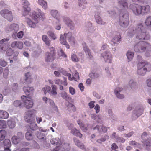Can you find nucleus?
Returning <instances> with one entry per match:
<instances>
[{
	"label": "nucleus",
	"instance_id": "obj_1",
	"mask_svg": "<svg viewBox=\"0 0 151 151\" xmlns=\"http://www.w3.org/2000/svg\"><path fill=\"white\" fill-rule=\"evenodd\" d=\"M136 34V38L141 40H147L150 38V36L147 32L146 28L142 23L138 24L135 26L130 27L127 35L132 37Z\"/></svg>",
	"mask_w": 151,
	"mask_h": 151
},
{
	"label": "nucleus",
	"instance_id": "obj_2",
	"mask_svg": "<svg viewBox=\"0 0 151 151\" xmlns=\"http://www.w3.org/2000/svg\"><path fill=\"white\" fill-rule=\"evenodd\" d=\"M29 14L32 20L30 19L27 18L26 20V22L29 26L31 28H35L38 22V18H44L45 17V14L42 12L41 10L37 9V11H34L32 13H29Z\"/></svg>",
	"mask_w": 151,
	"mask_h": 151
},
{
	"label": "nucleus",
	"instance_id": "obj_3",
	"mask_svg": "<svg viewBox=\"0 0 151 151\" xmlns=\"http://www.w3.org/2000/svg\"><path fill=\"white\" fill-rule=\"evenodd\" d=\"M137 73L139 75L144 76L147 71L151 70V65L149 63L140 62L137 65Z\"/></svg>",
	"mask_w": 151,
	"mask_h": 151
},
{
	"label": "nucleus",
	"instance_id": "obj_4",
	"mask_svg": "<svg viewBox=\"0 0 151 151\" xmlns=\"http://www.w3.org/2000/svg\"><path fill=\"white\" fill-rule=\"evenodd\" d=\"M66 39H68L69 42L73 43V44H74L75 40L74 37L72 36V33L70 32L65 33L63 35L62 34L60 35V43L65 45L67 48L69 49L70 46L67 43L66 40Z\"/></svg>",
	"mask_w": 151,
	"mask_h": 151
},
{
	"label": "nucleus",
	"instance_id": "obj_5",
	"mask_svg": "<svg viewBox=\"0 0 151 151\" xmlns=\"http://www.w3.org/2000/svg\"><path fill=\"white\" fill-rule=\"evenodd\" d=\"M129 23V16L127 12L125 11L121 13L119 21V25L122 27L126 28L128 26Z\"/></svg>",
	"mask_w": 151,
	"mask_h": 151
},
{
	"label": "nucleus",
	"instance_id": "obj_6",
	"mask_svg": "<svg viewBox=\"0 0 151 151\" xmlns=\"http://www.w3.org/2000/svg\"><path fill=\"white\" fill-rule=\"evenodd\" d=\"M151 49V45L145 42H139L134 47V51L136 52H142L145 50L148 51Z\"/></svg>",
	"mask_w": 151,
	"mask_h": 151
},
{
	"label": "nucleus",
	"instance_id": "obj_7",
	"mask_svg": "<svg viewBox=\"0 0 151 151\" xmlns=\"http://www.w3.org/2000/svg\"><path fill=\"white\" fill-rule=\"evenodd\" d=\"M142 142L146 146V149L148 150H150L151 147V139H148L147 134L146 132H144L141 135Z\"/></svg>",
	"mask_w": 151,
	"mask_h": 151
},
{
	"label": "nucleus",
	"instance_id": "obj_8",
	"mask_svg": "<svg viewBox=\"0 0 151 151\" xmlns=\"http://www.w3.org/2000/svg\"><path fill=\"white\" fill-rule=\"evenodd\" d=\"M0 14L1 16L9 21H12L13 19V16L12 11L5 9L1 10Z\"/></svg>",
	"mask_w": 151,
	"mask_h": 151
},
{
	"label": "nucleus",
	"instance_id": "obj_9",
	"mask_svg": "<svg viewBox=\"0 0 151 151\" xmlns=\"http://www.w3.org/2000/svg\"><path fill=\"white\" fill-rule=\"evenodd\" d=\"M50 52H47L45 54V60L46 62H51L55 58V54L53 47H49Z\"/></svg>",
	"mask_w": 151,
	"mask_h": 151
},
{
	"label": "nucleus",
	"instance_id": "obj_10",
	"mask_svg": "<svg viewBox=\"0 0 151 151\" xmlns=\"http://www.w3.org/2000/svg\"><path fill=\"white\" fill-rule=\"evenodd\" d=\"M21 98L23 101V104L26 108L29 109L33 107L34 103L32 99L27 98L25 96H22Z\"/></svg>",
	"mask_w": 151,
	"mask_h": 151
},
{
	"label": "nucleus",
	"instance_id": "obj_11",
	"mask_svg": "<svg viewBox=\"0 0 151 151\" xmlns=\"http://www.w3.org/2000/svg\"><path fill=\"white\" fill-rule=\"evenodd\" d=\"M105 62L111 63H112V55L111 52L108 51H105L101 55Z\"/></svg>",
	"mask_w": 151,
	"mask_h": 151
},
{
	"label": "nucleus",
	"instance_id": "obj_12",
	"mask_svg": "<svg viewBox=\"0 0 151 151\" xmlns=\"http://www.w3.org/2000/svg\"><path fill=\"white\" fill-rule=\"evenodd\" d=\"M130 9L132 11L134 14L136 16L141 15V5L137 4H131L129 6Z\"/></svg>",
	"mask_w": 151,
	"mask_h": 151
},
{
	"label": "nucleus",
	"instance_id": "obj_13",
	"mask_svg": "<svg viewBox=\"0 0 151 151\" xmlns=\"http://www.w3.org/2000/svg\"><path fill=\"white\" fill-rule=\"evenodd\" d=\"M143 110V108L141 105L137 107L136 109L133 111L132 119L134 120L137 119L142 114Z\"/></svg>",
	"mask_w": 151,
	"mask_h": 151
},
{
	"label": "nucleus",
	"instance_id": "obj_14",
	"mask_svg": "<svg viewBox=\"0 0 151 151\" xmlns=\"http://www.w3.org/2000/svg\"><path fill=\"white\" fill-rule=\"evenodd\" d=\"M36 112V111L34 109L28 110L27 111L25 112L24 116L25 121L27 122H29L31 121L34 120L32 116Z\"/></svg>",
	"mask_w": 151,
	"mask_h": 151
},
{
	"label": "nucleus",
	"instance_id": "obj_15",
	"mask_svg": "<svg viewBox=\"0 0 151 151\" xmlns=\"http://www.w3.org/2000/svg\"><path fill=\"white\" fill-rule=\"evenodd\" d=\"M121 36L119 32H116L114 34V36L111 41V43L113 46L116 45V44L120 43L121 41Z\"/></svg>",
	"mask_w": 151,
	"mask_h": 151
},
{
	"label": "nucleus",
	"instance_id": "obj_16",
	"mask_svg": "<svg viewBox=\"0 0 151 151\" xmlns=\"http://www.w3.org/2000/svg\"><path fill=\"white\" fill-rule=\"evenodd\" d=\"M22 3L23 5V9L25 13H23L24 16H26L28 14L30 11V8L29 7L30 4L29 2L26 0H22Z\"/></svg>",
	"mask_w": 151,
	"mask_h": 151
},
{
	"label": "nucleus",
	"instance_id": "obj_17",
	"mask_svg": "<svg viewBox=\"0 0 151 151\" xmlns=\"http://www.w3.org/2000/svg\"><path fill=\"white\" fill-rule=\"evenodd\" d=\"M70 149V147L69 144L64 143L61 146H57L54 149L53 151H65L69 150Z\"/></svg>",
	"mask_w": 151,
	"mask_h": 151
},
{
	"label": "nucleus",
	"instance_id": "obj_18",
	"mask_svg": "<svg viewBox=\"0 0 151 151\" xmlns=\"http://www.w3.org/2000/svg\"><path fill=\"white\" fill-rule=\"evenodd\" d=\"M62 19L63 22L68 26L71 29L74 28L75 24L70 18L68 17L64 16L62 17Z\"/></svg>",
	"mask_w": 151,
	"mask_h": 151
},
{
	"label": "nucleus",
	"instance_id": "obj_19",
	"mask_svg": "<svg viewBox=\"0 0 151 151\" xmlns=\"http://www.w3.org/2000/svg\"><path fill=\"white\" fill-rule=\"evenodd\" d=\"M48 89V93L51 96H55L57 95V87L55 85H52L50 87H47Z\"/></svg>",
	"mask_w": 151,
	"mask_h": 151
},
{
	"label": "nucleus",
	"instance_id": "obj_20",
	"mask_svg": "<svg viewBox=\"0 0 151 151\" xmlns=\"http://www.w3.org/2000/svg\"><path fill=\"white\" fill-rule=\"evenodd\" d=\"M150 7L148 5L141 6V14L142 15L147 14L150 12Z\"/></svg>",
	"mask_w": 151,
	"mask_h": 151
},
{
	"label": "nucleus",
	"instance_id": "obj_21",
	"mask_svg": "<svg viewBox=\"0 0 151 151\" xmlns=\"http://www.w3.org/2000/svg\"><path fill=\"white\" fill-rule=\"evenodd\" d=\"M19 29L18 25L14 23L8 26L6 29V31L9 32L12 31L14 32L17 31Z\"/></svg>",
	"mask_w": 151,
	"mask_h": 151
},
{
	"label": "nucleus",
	"instance_id": "obj_22",
	"mask_svg": "<svg viewBox=\"0 0 151 151\" xmlns=\"http://www.w3.org/2000/svg\"><path fill=\"white\" fill-rule=\"evenodd\" d=\"M23 90L27 96H32L34 92V88L32 87H24Z\"/></svg>",
	"mask_w": 151,
	"mask_h": 151
},
{
	"label": "nucleus",
	"instance_id": "obj_23",
	"mask_svg": "<svg viewBox=\"0 0 151 151\" xmlns=\"http://www.w3.org/2000/svg\"><path fill=\"white\" fill-rule=\"evenodd\" d=\"M73 140L75 144L79 148L83 150L88 151L89 150V149L88 148H86L83 144L80 142V141L76 138H74Z\"/></svg>",
	"mask_w": 151,
	"mask_h": 151
},
{
	"label": "nucleus",
	"instance_id": "obj_24",
	"mask_svg": "<svg viewBox=\"0 0 151 151\" xmlns=\"http://www.w3.org/2000/svg\"><path fill=\"white\" fill-rule=\"evenodd\" d=\"M77 123L78 124L80 125L81 129L83 131H86L88 128L90 129H92V126L91 124H85L84 125L80 120H78Z\"/></svg>",
	"mask_w": 151,
	"mask_h": 151
},
{
	"label": "nucleus",
	"instance_id": "obj_25",
	"mask_svg": "<svg viewBox=\"0 0 151 151\" xmlns=\"http://www.w3.org/2000/svg\"><path fill=\"white\" fill-rule=\"evenodd\" d=\"M101 14L97 12L95 13V18L96 22L99 24L102 25L105 24V22L103 21L100 16Z\"/></svg>",
	"mask_w": 151,
	"mask_h": 151
},
{
	"label": "nucleus",
	"instance_id": "obj_26",
	"mask_svg": "<svg viewBox=\"0 0 151 151\" xmlns=\"http://www.w3.org/2000/svg\"><path fill=\"white\" fill-rule=\"evenodd\" d=\"M3 145L4 151H11L10 148L11 145V143L9 139H5L3 141Z\"/></svg>",
	"mask_w": 151,
	"mask_h": 151
},
{
	"label": "nucleus",
	"instance_id": "obj_27",
	"mask_svg": "<svg viewBox=\"0 0 151 151\" xmlns=\"http://www.w3.org/2000/svg\"><path fill=\"white\" fill-rule=\"evenodd\" d=\"M118 5L121 8L125 9L128 7V0H117Z\"/></svg>",
	"mask_w": 151,
	"mask_h": 151
},
{
	"label": "nucleus",
	"instance_id": "obj_28",
	"mask_svg": "<svg viewBox=\"0 0 151 151\" xmlns=\"http://www.w3.org/2000/svg\"><path fill=\"white\" fill-rule=\"evenodd\" d=\"M51 15L58 20L59 22L61 21V17L60 15L57 10H52L50 12Z\"/></svg>",
	"mask_w": 151,
	"mask_h": 151
},
{
	"label": "nucleus",
	"instance_id": "obj_29",
	"mask_svg": "<svg viewBox=\"0 0 151 151\" xmlns=\"http://www.w3.org/2000/svg\"><path fill=\"white\" fill-rule=\"evenodd\" d=\"M23 45L22 42L20 41H14L11 45V46L12 48L17 47L20 49H22Z\"/></svg>",
	"mask_w": 151,
	"mask_h": 151
},
{
	"label": "nucleus",
	"instance_id": "obj_30",
	"mask_svg": "<svg viewBox=\"0 0 151 151\" xmlns=\"http://www.w3.org/2000/svg\"><path fill=\"white\" fill-rule=\"evenodd\" d=\"M64 81H63L59 79H55L54 80V82L55 84L58 86L63 84L65 86H66L68 85L67 81V78L65 77L64 78Z\"/></svg>",
	"mask_w": 151,
	"mask_h": 151
},
{
	"label": "nucleus",
	"instance_id": "obj_31",
	"mask_svg": "<svg viewBox=\"0 0 151 151\" xmlns=\"http://www.w3.org/2000/svg\"><path fill=\"white\" fill-rule=\"evenodd\" d=\"M37 2L38 4L41 6L45 10H46L48 8L47 2L44 0H38Z\"/></svg>",
	"mask_w": 151,
	"mask_h": 151
},
{
	"label": "nucleus",
	"instance_id": "obj_32",
	"mask_svg": "<svg viewBox=\"0 0 151 151\" xmlns=\"http://www.w3.org/2000/svg\"><path fill=\"white\" fill-rule=\"evenodd\" d=\"M85 28L90 32H92L94 30V28L92 26V24L90 22H87L86 23Z\"/></svg>",
	"mask_w": 151,
	"mask_h": 151
},
{
	"label": "nucleus",
	"instance_id": "obj_33",
	"mask_svg": "<svg viewBox=\"0 0 151 151\" xmlns=\"http://www.w3.org/2000/svg\"><path fill=\"white\" fill-rule=\"evenodd\" d=\"M78 3L79 6L81 9H83L86 8V5L87 3L86 0H78Z\"/></svg>",
	"mask_w": 151,
	"mask_h": 151
},
{
	"label": "nucleus",
	"instance_id": "obj_34",
	"mask_svg": "<svg viewBox=\"0 0 151 151\" xmlns=\"http://www.w3.org/2000/svg\"><path fill=\"white\" fill-rule=\"evenodd\" d=\"M9 116V114L8 112L3 110H0V118L6 119Z\"/></svg>",
	"mask_w": 151,
	"mask_h": 151
},
{
	"label": "nucleus",
	"instance_id": "obj_35",
	"mask_svg": "<svg viewBox=\"0 0 151 151\" xmlns=\"http://www.w3.org/2000/svg\"><path fill=\"white\" fill-rule=\"evenodd\" d=\"M83 50L86 55H88L89 58L91 59L92 58V56L91 55L89 49L88 48L85 43H84L83 44Z\"/></svg>",
	"mask_w": 151,
	"mask_h": 151
},
{
	"label": "nucleus",
	"instance_id": "obj_36",
	"mask_svg": "<svg viewBox=\"0 0 151 151\" xmlns=\"http://www.w3.org/2000/svg\"><path fill=\"white\" fill-rule=\"evenodd\" d=\"M92 119L96 121L98 123H101L102 122V119L101 116L96 115L95 114H92L91 115Z\"/></svg>",
	"mask_w": 151,
	"mask_h": 151
},
{
	"label": "nucleus",
	"instance_id": "obj_37",
	"mask_svg": "<svg viewBox=\"0 0 151 151\" xmlns=\"http://www.w3.org/2000/svg\"><path fill=\"white\" fill-rule=\"evenodd\" d=\"M71 133L74 135L79 137L80 138L82 137V135L81 134L79 130H77L76 128H74L72 129Z\"/></svg>",
	"mask_w": 151,
	"mask_h": 151
},
{
	"label": "nucleus",
	"instance_id": "obj_38",
	"mask_svg": "<svg viewBox=\"0 0 151 151\" xmlns=\"http://www.w3.org/2000/svg\"><path fill=\"white\" fill-rule=\"evenodd\" d=\"M43 41L45 43L46 45L49 46L50 44V40L49 39L47 36L43 35L42 36Z\"/></svg>",
	"mask_w": 151,
	"mask_h": 151
},
{
	"label": "nucleus",
	"instance_id": "obj_39",
	"mask_svg": "<svg viewBox=\"0 0 151 151\" xmlns=\"http://www.w3.org/2000/svg\"><path fill=\"white\" fill-rule=\"evenodd\" d=\"M100 75L101 74L97 72L93 71L90 73L89 76L92 78L95 79L99 77Z\"/></svg>",
	"mask_w": 151,
	"mask_h": 151
},
{
	"label": "nucleus",
	"instance_id": "obj_40",
	"mask_svg": "<svg viewBox=\"0 0 151 151\" xmlns=\"http://www.w3.org/2000/svg\"><path fill=\"white\" fill-rule=\"evenodd\" d=\"M129 145L135 147L141 148L142 147V145L136 142L135 141H129Z\"/></svg>",
	"mask_w": 151,
	"mask_h": 151
},
{
	"label": "nucleus",
	"instance_id": "obj_41",
	"mask_svg": "<svg viewBox=\"0 0 151 151\" xmlns=\"http://www.w3.org/2000/svg\"><path fill=\"white\" fill-rule=\"evenodd\" d=\"M27 122L30 124L29 127L32 130H35L37 129V124L34 122V120Z\"/></svg>",
	"mask_w": 151,
	"mask_h": 151
},
{
	"label": "nucleus",
	"instance_id": "obj_42",
	"mask_svg": "<svg viewBox=\"0 0 151 151\" xmlns=\"http://www.w3.org/2000/svg\"><path fill=\"white\" fill-rule=\"evenodd\" d=\"M107 13L111 17L115 18L117 16V12L115 9L108 11Z\"/></svg>",
	"mask_w": 151,
	"mask_h": 151
},
{
	"label": "nucleus",
	"instance_id": "obj_43",
	"mask_svg": "<svg viewBox=\"0 0 151 151\" xmlns=\"http://www.w3.org/2000/svg\"><path fill=\"white\" fill-rule=\"evenodd\" d=\"M36 135L39 139L43 141L45 140V135L44 134L37 132L36 134Z\"/></svg>",
	"mask_w": 151,
	"mask_h": 151
},
{
	"label": "nucleus",
	"instance_id": "obj_44",
	"mask_svg": "<svg viewBox=\"0 0 151 151\" xmlns=\"http://www.w3.org/2000/svg\"><path fill=\"white\" fill-rule=\"evenodd\" d=\"M134 55V53L130 51H128L127 52L126 56L128 60V62L131 61Z\"/></svg>",
	"mask_w": 151,
	"mask_h": 151
},
{
	"label": "nucleus",
	"instance_id": "obj_45",
	"mask_svg": "<svg viewBox=\"0 0 151 151\" xmlns=\"http://www.w3.org/2000/svg\"><path fill=\"white\" fill-rule=\"evenodd\" d=\"M7 124L9 127L11 129L14 128L16 125V123L12 119H10L7 121Z\"/></svg>",
	"mask_w": 151,
	"mask_h": 151
},
{
	"label": "nucleus",
	"instance_id": "obj_46",
	"mask_svg": "<svg viewBox=\"0 0 151 151\" xmlns=\"http://www.w3.org/2000/svg\"><path fill=\"white\" fill-rule=\"evenodd\" d=\"M50 141L51 143L53 145H57L58 143L59 144V145H61L62 144V143L61 142H60L59 143L60 139L58 137L53 138L51 139Z\"/></svg>",
	"mask_w": 151,
	"mask_h": 151
},
{
	"label": "nucleus",
	"instance_id": "obj_47",
	"mask_svg": "<svg viewBox=\"0 0 151 151\" xmlns=\"http://www.w3.org/2000/svg\"><path fill=\"white\" fill-rule=\"evenodd\" d=\"M11 141L13 144H17L21 140L16 135L13 136L11 139Z\"/></svg>",
	"mask_w": 151,
	"mask_h": 151
},
{
	"label": "nucleus",
	"instance_id": "obj_48",
	"mask_svg": "<svg viewBox=\"0 0 151 151\" xmlns=\"http://www.w3.org/2000/svg\"><path fill=\"white\" fill-rule=\"evenodd\" d=\"M145 25L147 27H151V16L147 17L145 22Z\"/></svg>",
	"mask_w": 151,
	"mask_h": 151
},
{
	"label": "nucleus",
	"instance_id": "obj_49",
	"mask_svg": "<svg viewBox=\"0 0 151 151\" xmlns=\"http://www.w3.org/2000/svg\"><path fill=\"white\" fill-rule=\"evenodd\" d=\"M25 80L28 83H30L32 81V78L31 74L29 72H27L25 74Z\"/></svg>",
	"mask_w": 151,
	"mask_h": 151
},
{
	"label": "nucleus",
	"instance_id": "obj_50",
	"mask_svg": "<svg viewBox=\"0 0 151 151\" xmlns=\"http://www.w3.org/2000/svg\"><path fill=\"white\" fill-rule=\"evenodd\" d=\"M48 36L52 39L55 40L57 39V37L55 33L51 31L47 32Z\"/></svg>",
	"mask_w": 151,
	"mask_h": 151
},
{
	"label": "nucleus",
	"instance_id": "obj_51",
	"mask_svg": "<svg viewBox=\"0 0 151 151\" xmlns=\"http://www.w3.org/2000/svg\"><path fill=\"white\" fill-rule=\"evenodd\" d=\"M128 85L132 89H133L136 87L137 84L133 80L131 79L129 81Z\"/></svg>",
	"mask_w": 151,
	"mask_h": 151
},
{
	"label": "nucleus",
	"instance_id": "obj_52",
	"mask_svg": "<svg viewBox=\"0 0 151 151\" xmlns=\"http://www.w3.org/2000/svg\"><path fill=\"white\" fill-rule=\"evenodd\" d=\"M7 127L6 121L3 120H0V129H5Z\"/></svg>",
	"mask_w": 151,
	"mask_h": 151
},
{
	"label": "nucleus",
	"instance_id": "obj_53",
	"mask_svg": "<svg viewBox=\"0 0 151 151\" xmlns=\"http://www.w3.org/2000/svg\"><path fill=\"white\" fill-rule=\"evenodd\" d=\"M6 132L4 130H1L0 131V140H3L6 135Z\"/></svg>",
	"mask_w": 151,
	"mask_h": 151
},
{
	"label": "nucleus",
	"instance_id": "obj_54",
	"mask_svg": "<svg viewBox=\"0 0 151 151\" xmlns=\"http://www.w3.org/2000/svg\"><path fill=\"white\" fill-rule=\"evenodd\" d=\"M25 137L28 140H32L33 138L32 135L29 132H27L26 133Z\"/></svg>",
	"mask_w": 151,
	"mask_h": 151
},
{
	"label": "nucleus",
	"instance_id": "obj_55",
	"mask_svg": "<svg viewBox=\"0 0 151 151\" xmlns=\"http://www.w3.org/2000/svg\"><path fill=\"white\" fill-rule=\"evenodd\" d=\"M8 47L9 45L8 44H1L0 46V49L1 50L5 51L7 50Z\"/></svg>",
	"mask_w": 151,
	"mask_h": 151
},
{
	"label": "nucleus",
	"instance_id": "obj_56",
	"mask_svg": "<svg viewBox=\"0 0 151 151\" xmlns=\"http://www.w3.org/2000/svg\"><path fill=\"white\" fill-rule=\"evenodd\" d=\"M71 59L73 62H78L79 61V58L77 57L76 55L74 53H72L71 55Z\"/></svg>",
	"mask_w": 151,
	"mask_h": 151
},
{
	"label": "nucleus",
	"instance_id": "obj_57",
	"mask_svg": "<svg viewBox=\"0 0 151 151\" xmlns=\"http://www.w3.org/2000/svg\"><path fill=\"white\" fill-rule=\"evenodd\" d=\"M14 105L16 107H19L20 108L22 107V104L21 102L20 101L16 100L14 102Z\"/></svg>",
	"mask_w": 151,
	"mask_h": 151
},
{
	"label": "nucleus",
	"instance_id": "obj_58",
	"mask_svg": "<svg viewBox=\"0 0 151 151\" xmlns=\"http://www.w3.org/2000/svg\"><path fill=\"white\" fill-rule=\"evenodd\" d=\"M116 142L117 143H124L125 141V139L121 137H116Z\"/></svg>",
	"mask_w": 151,
	"mask_h": 151
},
{
	"label": "nucleus",
	"instance_id": "obj_59",
	"mask_svg": "<svg viewBox=\"0 0 151 151\" xmlns=\"http://www.w3.org/2000/svg\"><path fill=\"white\" fill-rule=\"evenodd\" d=\"M61 97L63 99H67L68 98L67 93L65 91H63L60 93Z\"/></svg>",
	"mask_w": 151,
	"mask_h": 151
},
{
	"label": "nucleus",
	"instance_id": "obj_60",
	"mask_svg": "<svg viewBox=\"0 0 151 151\" xmlns=\"http://www.w3.org/2000/svg\"><path fill=\"white\" fill-rule=\"evenodd\" d=\"M9 68L8 67H6L3 72V77L5 78H6L8 76L9 74Z\"/></svg>",
	"mask_w": 151,
	"mask_h": 151
},
{
	"label": "nucleus",
	"instance_id": "obj_61",
	"mask_svg": "<svg viewBox=\"0 0 151 151\" xmlns=\"http://www.w3.org/2000/svg\"><path fill=\"white\" fill-rule=\"evenodd\" d=\"M58 54L59 56L63 57L65 58L67 57V55L61 49H60V50L58 51Z\"/></svg>",
	"mask_w": 151,
	"mask_h": 151
},
{
	"label": "nucleus",
	"instance_id": "obj_62",
	"mask_svg": "<svg viewBox=\"0 0 151 151\" xmlns=\"http://www.w3.org/2000/svg\"><path fill=\"white\" fill-rule=\"evenodd\" d=\"M13 91H15L18 89V84L17 83H14L11 85Z\"/></svg>",
	"mask_w": 151,
	"mask_h": 151
},
{
	"label": "nucleus",
	"instance_id": "obj_63",
	"mask_svg": "<svg viewBox=\"0 0 151 151\" xmlns=\"http://www.w3.org/2000/svg\"><path fill=\"white\" fill-rule=\"evenodd\" d=\"M108 138L109 136L107 135H106L103 137L97 140V142L99 143H101L102 142H104L106 139Z\"/></svg>",
	"mask_w": 151,
	"mask_h": 151
},
{
	"label": "nucleus",
	"instance_id": "obj_64",
	"mask_svg": "<svg viewBox=\"0 0 151 151\" xmlns=\"http://www.w3.org/2000/svg\"><path fill=\"white\" fill-rule=\"evenodd\" d=\"M134 132L133 131H131L128 134H124V136L126 138H130L132 137L134 134Z\"/></svg>",
	"mask_w": 151,
	"mask_h": 151
}]
</instances>
